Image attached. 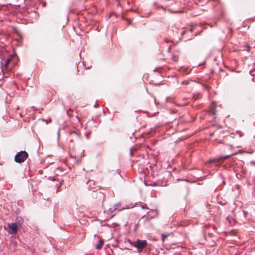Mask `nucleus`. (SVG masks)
Masks as SVG:
<instances>
[{"label": "nucleus", "mask_w": 255, "mask_h": 255, "mask_svg": "<svg viewBox=\"0 0 255 255\" xmlns=\"http://www.w3.org/2000/svg\"><path fill=\"white\" fill-rule=\"evenodd\" d=\"M28 156L25 151H20L18 152L14 157V161L17 163H22L26 160Z\"/></svg>", "instance_id": "obj_1"}, {"label": "nucleus", "mask_w": 255, "mask_h": 255, "mask_svg": "<svg viewBox=\"0 0 255 255\" xmlns=\"http://www.w3.org/2000/svg\"><path fill=\"white\" fill-rule=\"evenodd\" d=\"M21 226L20 221L16 222L11 224L8 223L7 226L9 229L8 233L11 234H15L17 232V229Z\"/></svg>", "instance_id": "obj_2"}, {"label": "nucleus", "mask_w": 255, "mask_h": 255, "mask_svg": "<svg viewBox=\"0 0 255 255\" xmlns=\"http://www.w3.org/2000/svg\"><path fill=\"white\" fill-rule=\"evenodd\" d=\"M147 242L146 240H137L135 242L134 247L137 249L138 253L142 252L143 249L146 247Z\"/></svg>", "instance_id": "obj_3"}, {"label": "nucleus", "mask_w": 255, "mask_h": 255, "mask_svg": "<svg viewBox=\"0 0 255 255\" xmlns=\"http://www.w3.org/2000/svg\"><path fill=\"white\" fill-rule=\"evenodd\" d=\"M233 154L227 155L225 156H221L219 157H216L213 159H211L209 161V162H218L220 160L226 159L231 157Z\"/></svg>", "instance_id": "obj_4"}, {"label": "nucleus", "mask_w": 255, "mask_h": 255, "mask_svg": "<svg viewBox=\"0 0 255 255\" xmlns=\"http://www.w3.org/2000/svg\"><path fill=\"white\" fill-rule=\"evenodd\" d=\"M104 245V241L102 240H99L98 243L96 246V248L98 250L101 249Z\"/></svg>", "instance_id": "obj_5"}, {"label": "nucleus", "mask_w": 255, "mask_h": 255, "mask_svg": "<svg viewBox=\"0 0 255 255\" xmlns=\"http://www.w3.org/2000/svg\"><path fill=\"white\" fill-rule=\"evenodd\" d=\"M70 133L71 134H73V135H75L77 137H79V132L78 131H71L70 132Z\"/></svg>", "instance_id": "obj_6"}, {"label": "nucleus", "mask_w": 255, "mask_h": 255, "mask_svg": "<svg viewBox=\"0 0 255 255\" xmlns=\"http://www.w3.org/2000/svg\"><path fill=\"white\" fill-rule=\"evenodd\" d=\"M10 61V59L9 58L7 59V60H6L5 64H4V66L6 69L7 68V66L9 65Z\"/></svg>", "instance_id": "obj_7"}, {"label": "nucleus", "mask_w": 255, "mask_h": 255, "mask_svg": "<svg viewBox=\"0 0 255 255\" xmlns=\"http://www.w3.org/2000/svg\"><path fill=\"white\" fill-rule=\"evenodd\" d=\"M120 205V203H117L114 205L115 209H117L118 207Z\"/></svg>", "instance_id": "obj_8"}, {"label": "nucleus", "mask_w": 255, "mask_h": 255, "mask_svg": "<svg viewBox=\"0 0 255 255\" xmlns=\"http://www.w3.org/2000/svg\"><path fill=\"white\" fill-rule=\"evenodd\" d=\"M168 236H169V235H163V236H162V239H163V240H164V239L165 238H167Z\"/></svg>", "instance_id": "obj_9"}, {"label": "nucleus", "mask_w": 255, "mask_h": 255, "mask_svg": "<svg viewBox=\"0 0 255 255\" xmlns=\"http://www.w3.org/2000/svg\"><path fill=\"white\" fill-rule=\"evenodd\" d=\"M141 208H142V209L147 208V207H146V204H144V205H142V206H141Z\"/></svg>", "instance_id": "obj_10"}, {"label": "nucleus", "mask_w": 255, "mask_h": 255, "mask_svg": "<svg viewBox=\"0 0 255 255\" xmlns=\"http://www.w3.org/2000/svg\"><path fill=\"white\" fill-rule=\"evenodd\" d=\"M182 84H183V85H184V84L187 85V84H188V82H187V81H183V82H182Z\"/></svg>", "instance_id": "obj_11"}, {"label": "nucleus", "mask_w": 255, "mask_h": 255, "mask_svg": "<svg viewBox=\"0 0 255 255\" xmlns=\"http://www.w3.org/2000/svg\"><path fill=\"white\" fill-rule=\"evenodd\" d=\"M185 33H186V31H185V30H184V31H183L181 33V34L183 35H184Z\"/></svg>", "instance_id": "obj_12"}, {"label": "nucleus", "mask_w": 255, "mask_h": 255, "mask_svg": "<svg viewBox=\"0 0 255 255\" xmlns=\"http://www.w3.org/2000/svg\"><path fill=\"white\" fill-rule=\"evenodd\" d=\"M189 31H190V32H192V29H191H191H190Z\"/></svg>", "instance_id": "obj_13"}, {"label": "nucleus", "mask_w": 255, "mask_h": 255, "mask_svg": "<svg viewBox=\"0 0 255 255\" xmlns=\"http://www.w3.org/2000/svg\"><path fill=\"white\" fill-rule=\"evenodd\" d=\"M165 42H168V41L167 40H165Z\"/></svg>", "instance_id": "obj_14"}, {"label": "nucleus", "mask_w": 255, "mask_h": 255, "mask_svg": "<svg viewBox=\"0 0 255 255\" xmlns=\"http://www.w3.org/2000/svg\"><path fill=\"white\" fill-rule=\"evenodd\" d=\"M252 163H254V164H255V162H252Z\"/></svg>", "instance_id": "obj_15"}, {"label": "nucleus", "mask_w": 255, "mask_h": 255, "mask_svg": "<svg viewBox=\"0 0 255 255\" xmlns=\"http://www.w3.org/2000/svg\"><path fill=\"white\" fill-rule=\"evenodd\" d=\"M254 138H255V135H254Z\"/></svg>", "instance_id": "obj_16"}]
</instances>
